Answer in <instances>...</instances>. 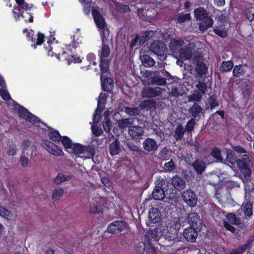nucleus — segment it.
<instances>
[{
	"label": "nucleus",
	"instance_id": "a18cd8bd",
	"mask_svg": "<svg viewBox=\"0 0 254 254\" xmlns=\"http://www.w3.org/2000/svg\"><path fill=\"white\" fill-rule=\"evenodd\" d=\"M148 233L150 236L155 241H158L162 237V233H161L158 228L150 230Z\"/></svg>",
	"mask_w": 254,
	"mask_h": 254
},
{
	"label": "nucleus",
	"instance_id": "37998d69",
	"mask_svg": "<svg viewBox=\"0 0 254 254\" xmlns=\"http://www.w3.org/2000/svg\"><path fill=\"white\" fill-rule=\"evenodd\" d=\"M89 212L91 214H99L102 212V208L101 204L96 202L90 206Z\"/></svg>",
	"mask_w": 254,
	"mask_h": 254
},
{
	"label": "nucleus",
	"instance_id": "473e14b6",
	"mask_svg": "<svg viewBox=\"0 0 254 254\" xmlns=\"http://www.w3.org/2000/svg\"><path fill=\"white\" fill-rule=\"evenodd\" d=\"M162 235L165 240L168 242H173L177 238V234L176 233H172L168 229H164L162 232Z\"/></svg>",
	"mask_w": 254,
	"mask_h": 254
},
{
	"label": "nucleus",
	"instance_id": "4d7b16f0",
	"mask_svg": "<svg viewBox=\"0 0 254 254\" xmlns=\"http://www.w3.org/2000/svg\"><path fill=\"white\" fill-rule=\"evenodd\" d=\"M191 16L190 13H180L177 17V20L179 23H184L188 20H190Z\"/></svg>",
	"mask_w": 254,
	"mask_h": 254
},
{
	"label": "nucleus",
	"instance_id": "dca6fc26",
	"mask_svg": "<svg viewBox=\"0 0 254 254\" xmlns=\"http://www.w3.org/2000/svg\"><path fill=\"white\" fill-rule=\"evenodd\" d=\"M189 113L191 115L192 118L198 121L200 119L201 115L204 116V111L201 107L197 103H194L189 110Z\"/></svg>",
	"mask_w": 254,
	"mask_h": 254
},
{
	"label": "nucleus",
	"instance_id": "2f4dec72",
	"mask_svg": "<svg viewBox=\"0 0 254 254\" xmlns=\"http://www.w3.org/2000/svg\"><path fill=\"white\" fill-rule=\"evenodd\" d=\"M72 153L76 156L80 157V154L84 153V145L80 143H73L71 148Z\"/></svg>",
	"mask_w": 254,
	"mask_h": 254
},
{
	"label": "nucleus",
	"instance_id": "49530a36",
	"mask_svg": "<svg viewBox=\"0 0 254 254\" xmlns=\"http://www.w3.org/2000/svg\"><path fill=\"white\" fill-rule=\"evenodd\" d=\"M248 247V244H244L236 249H232L228 254H242L246 251Z\"/></svg>",
	"mask_w": 254,
	"mask_h": 254
},
{
	"label": "nucleus",
	"instance_id": "4468645a",
	"mask_svg": "<svg viewBox=\"0 0 254 254\" xmlns=\"http://www.w3.org/2000/svg\"><path fill=\"white\" fill-rule=\"evenodd\" d=\"M32 142L29 140H24L21 143L23 150V154H25L26 151V154L30 155L31 158L36 155L37 152V147L34 145H32Z\"/></svg>",
	"mask_w": 254,
	"mask_h": 254
},
{
	"label": "nucleus",
	"instance_id": "8fccbe9b",
	"mask_svg": "<svg viewBox=\"0 0 254 254\" xmlns=\"http://www.w3.org/2000/svg\"><path fill=\"white\" fill-rule=\"evenodd\" d=\"M169 150L167 148V147H164L162 149L157 155V157L158 159L166 161L169 160V158L168 156Z\"/></svg>",
	"mask_w": 254,
	"mask_h": 254
},
{
	"label": "nucleus",
	"instance_id": "423d86ee",
	"mask_svg": "<svg viewBox=\"0 0 254 254\" xmlns=\"http://www.w3.org/2000/svg\"><path fill=\"white\" fill-rule=\"evenodd\" d=\"M149 49L152 53L158 57H162L165 54L166 47L163 42L156 40L150 44Z\"/></svg>",
	"mask_w": 254,
	"mask_h": 254
},
{
	"label": "nucleus",
	"instance_id": "774afa93",
	"mask_svg": "<svg viewBox=\"0 0 254 254\" xmlns=\"http://www.w3.org/2000/svg\"><path fill=\"white\" fill-rule=\"evenodd\" d=\"M163 168L166 171H171L175 169V165L174 162V161L173 159H171L170 161L166 163L164 165Z\"/></svg>",
	"mask_w": 254,
	"mask_h": 254
},
{
	"label": "nucleus",
	"instance_id": "f257e3e1",
	"mask_svg": "<svg viewBox=\"0 0 254 254\" xmlns=\"http://www.w3.org/2000/svg\"><path fill=\"white\" fill-rule=\"evenodd\" d=\"M194 16L197 20L201 21L198 24L200 31H205L211 27L213 24V20L209 16L207 10L203 7H199L194 9Z\"/></svg>",
	"mask_w": 254,
	"mask_h": 254
},
{
	"label": "nucleus",
	"instance_id": "aec40b11",
	"mask_svg": "<svg viewBox=\"0 0 254 254\" xmlns=\"http://www.w3.org/2000/svg\"><path fill=\"white\" fill-rule=\"evenodd\" d=\"M121 151V145L120 142L116 139L109 145V151L112 156L119 154Z\"/></svg>",
	"mask_w": 254,
	"mask_h": 254
},
{
	"label": "nucleus",
	"instance_id": "3c124183",
	"mask_svg": "<svg viewBox=\"0 0 254 254\" xmlns=\"http://www.w3.org/2000/svg\"><path fill=\"white\" fill-rule=\"evenodd\" d=\"M227 219L231 223L234 225H239L241 224L240 218L237 217L236 215L233 213H228L227 215Z\"/></svg>",
	"mask_w": 254,
	"mask_h": 254
},
{
	"label": "nucleus",
	"instance_id": "b1692460",
	"mask_svg": "<svg viewBox=\"0 0 254 254\" xmlns=\"http://www.w3.org/2000/svg\"><path fill=\"white\" fill-rule=\"evenodd\" d=\"M192 52L189 47L181 48L179 50V56L186 60H190L192 57Z\"/></svg>",
	"mask_w": 254,
	"mask_h": 254
},
{
	"label": "nucleus",
	"instance_id": "6ab92c4d",
	"mask_svg": "<svg viewBox=\"0 0 254 254\" xmlns=\"http://www.w3.org/2000/svg\"><path fill=\"white\" fill-rule=\"evenodd\" d=\"M143 148L148 152H155L158 148L155 139L151 138H147L143 143Z\"/></svg>",
	"mask_w": 254,
	"mask_h": 254
},
{
	"label": "nucleus",
	"instance_id": "393cba45",
	"mask_svg": "<svg viewBox=\"0 0 254 254\" xmlns=\"http://www.w3.org/2000/svg\"><path fill=\"white\" fill-rule=\"evenodd\" d=\"M110 59L101 58L100 59L99 66L100 68L101 75L107 73L109 70V62Z\"/></svg>",
	"mask_w": 254,
	"mask_h": 254
},
{
	"label": "nucleus",
	"instance_id": "052dcab7",
	"mask_svg": "<svg viewBox=\"0 0 254 254\" xmlns=\"http://www.w3.org/2000/svg\"><path fill=\"white\" fill-rule=\"evenodd\" d=\"M195 86L198 89V92H200L202 94L205 93L207 89V84L205 82H201L200 81H198V83Z\"/></svg>",
	"mask_w": 254,
	"mask_h": 254
},
{
	"label": "nucleus",
	"instance_id": "f704fd0d",
	"mask_svg": "<svg viewBox=\"0 0 254 254\" xmlns=\"http://www.w3.org/2000/svg\"><path fill=\"white\" fill-rule=\"evenodd\" d=\"M234 66L233 62L230 60L227 61H224L222 62L220 67V71L222 72H229L231 70Z\"/></svg>",
	"mask_w": 254,
	"mask_h": 254
},
{
	"label": "nucleus",
	"instance_id": "f3484780",
	"mask_svg": "<svg viewBox=\"0 0 254 254\" xmlns=\"http://www.w3.org/2000/svg\"><path fill=\"white\" fill-rule=\"evenodd\" d=\"M103 75H100L101 85L103 90L111 93L114 89L113 79L110 77H106L103 79Z\"/></svg>",
	"mask_w": 254,
	"mask_h": 254
},
{
	"label": "nucleus",
	"instance_id": "72a5a7b5",
	"mask_svg": "<svg viewBox=\"0 0 254 254\" xmlns=\"http://www.w3.org/2000/svg\"><path fill=\"white\" fill-rule=\"evenodd\" d=\"M88 158H93L95 154V148L93 145H88L84 146V153Z\"/></svg>",
	"mask_w": 254,
	"mask_h": 254
},
{
	"label": "nucleus",
	"instance_id": "c85d7f7f",
	"mask_svg": "<svg viewBox=\"0 0 254 254\" xmlns=\"http://www.w3.org/2000/svg\"><path fill=\"white\" fill-rule=\"evenodd\" d=\"M141 60L142 64L145 67H152L155 64L153 59L147 55H143L141 56Z\"/></svg>",
	"mask_w": 254,
	"mask_h": 254
},
{
	"label": "nucleus",
	"instance_id": "a211bd4d",
	"mask_svg": "<svg viewBox=\"0 0 254 254\" xmlns=\"http://www.w3.org/2000/svg\"><path fill=\"white\" fill-rule=\"evenodd\" d=\"M172 184L179 190H184L186 186L185 180L178 175H175L172 179Z\"/></svg>",
	"mask_w": 254,
	"mask_h": 254
},
{
	"label": "nucleus",
	"instance_id": "7ed1b4c3",
	"mask_svg": "<svg viewBox=\"0 0 254 254\" xmlns=\"http://www.w3.org/2000/svg\"><path fill=\"white\" fill-rule=\"evenodd\" d=\"M17 105L18 106L17 113L20 118H22L33 125H36L40 122L39 119L31 113L27 109L19 104Z\"/></svg>",
	"mask_w": 254,
	"mask_h": 254
},
{
	"label": "nucleus",
	"instance_id": "c03bdc74",
	"mask_svg": "<svg viewBox=\"0 0 254 254\" xmlns=\"http://www.w3.org/2000/svg\"><path fill=\"white\" fill-rule=\"evenodd\" d=\"M146 248V243L144 242H140L134 247L135 252L136 254H143Z\"/></svg>",
	"mask_w": 254,
	"mask_h": 254
},
{
	"label": "nucleus",
	"instance_id": "0e129e2a",
	"mask_svg": "<svg viewBox=\"0 0 254 254\" xmlns=\"http://www.w3.org/2000/svg\"><path fill=\"white\" fill-rule=\"evenodd\" d=\"M238 159L235 157V154L233 152H228L227 154L226 160L232 165H234Z\"/></svg>",
	"mask_w": 254,
	"mask_h": 254
},
{
	"label": "nucleus",
	"instance_id": "bb28decb",
	"mask_svg": "<svg viewBox=\"0 0 254 254\" xmlns=\"http://www.w3.org/2000/svg\"><path fill=\"white\" fill-rule=\"evenodd\" d=\"M133 123V120L131 119L125 118L120 119L118 121V127L122 129H126L127 127L132 126Z\"/></svg>",
	"mask_w": 254,
	"mask_h": 254
},
{
	"label": "nucleus",
	"instance_id": "7c9ffc66",
	"mask_svg": "<svg viewBox=\"0 0 254 254\" xmlns=\"http://www.w3.org/2000/svg\"><path fill=\"white\" fill-rule=\"evenodd\" d=\"M184 44V41L182 39H172L169 44V47L172 51L176 50Z\"/></svg>",
	"mask_w": 254,
	"mask_h": 254
},
{
	"label": "nucleus",
	"instance_id": "ddd939ff",
	"mask_svg": "<svg viewBox=\"0 0 254 254\" xmlns=\"http://www.w3.org/2000/svg\"><path fill=\"white\" fill-rule=\"evenodd\" d=\"M128 132L131 138L135 141L139 140L144 133L143 128L137 126H130Z\"/></svg>",
	"mask_w": 254,
	"mask_h": 254
},
{
	"label": "nucleus",
	"instance_id": "9d476101",
	"mask_svg": "<svg viewBox=\"0 0 254 254\" xmlns=\"http://www.w3.org/2000/svg\"><path fill=\"white\" fill-rule=\"evenodd\" d=\"M126 227V223L121 220H117L109 224L107 227L109 233L116 234L122 232Z\"/></svg>",
	"mask_w": 254,
	"mask_h": 254
},
{
	"label": "nucleus",
	"instance_id": "69168bd1",
	"mask_svg": "<svg viewBox=\"0 0 254 254\" xmlns=\"http://www.w3.org/2000/svg\"><path fill=\"white\" fill-rule=\"evenodd\" d=\"M126 147L128 148L131 151L139 153L141 150L138 146L135 145L134 142L132 141L127 142L126 143Z\"/></svg>",
	"mask_w": 254,
	"mask_h": 254
},
{
	"label": "nucleus",
	"instance_id": "ea45409f",
	"mask_svg": "<svg viewBox=\"0 0 254 254\" xmlns=\"http://www.w3.org/2000/svg\"><path fill=\"white\" fill-rule=\"evenodd\" d=\"M210 155L212 157L219 162H221L223 160V158L221 155V151L219 148L215 147L212 148L210 152Z\"/></svg>",
	"mask_w": 254,
	"mask_h": 254
},
{
	"label": "nucleus",
	"instance_id": "5701e85b",
	"mask_svg": "<svg viewBox=\"0 0 254 254\" xmlns=\"http://www.w3.org/2000/svg\"><path fill=\"white\" fill-rule=\"evenodd\" d=\"M102 45L100 52L99 54V59L105 58L108 59L110 54L111 53V50L109 47L105 43V39L102 38Z\"/></svg>",
	"mask_w": 254,
	"mask_h": 254
},
{
	"label": "nucleus",
	"instance_id": "e2e57ef3",
	"mask_svg": "<svg viewBox=\"0 0 254 254\" xmlns=\"http://www.w3.org/2000/svg\"><path fill=\"white\" fill-rule=\"evenodd\" d=\"M208 103L210 105V109H213L219 106V103L215 95L210 96L208 99Z\"/></svg>",
	"mask_w": 254,
	"mask_h": 254
},
{
	"label": "nucleus",
	"instance_id": "a878e982",
	"mask_svg": "<svg viewBox=\"0 0 254 254\" xmlns=\"http://www.w3.org/2000/svg\"><path fill=\"white\" fill-rule=\"evenodd\" d=\"M155 32L153 30H147L142 32V36L139 40V45L142 46L144 44L148 41L154 35Z\"/></svg>",
	"mask_w": 254,
	"mask_h": 254
},
{
	"label": "nucleus",
	"instance_id": "412c9836",
	"mask_svg": "<svg viewBox=\"0 0 254 254\" xmlns=\"http://www.w3.org/2000/svg\"><path fill=\"white\" fill-rule=\"evenodd\" d=\"M191 165L197 174H201L206 168L204 162L199 159H196Z\"/></svg>",
	"mask_w": 254,
	"mask_h": 254
},
{
	"label": "nucleus",
	"instance_id": "cd10ccee",
	"mask_svg": "<svg viewBox=\"0 0 254 254\" xmlns=\"http://www.w3.org/2000/svg\"><path fill=\"white\" fill-rule=\"evenodd\" d=\"M96 56L95 55L92 53H89L86 56V60L88 62L89 64L85 66H81V68L88 70L90 69L91 65H96L97 63L95 61Z\"/></svg>",
	"mask_w": 254,
	"mask_h": 254
},
{
	"label": "nucleus",
	"instance_id": "79ce46f5",
	"mask_svg": "<svg viewBox=\"0 0 254 254\" xmlns=\"http://www.w3.org/2000/svg\"><path fill=\"white\" fill-rule=\"evenodd\" d=\"M62 143L65 150L71 149L73 143L72 140L67 136H62L61 139Z\"/></svg>",
	"mask_w": 254,
	"mask_h": 254
},
{
	"label": "nucleus",
	"instance_id": "9b49d317",
	"mask_svg": "<svg viewBox=\"0 0 254 254\" xmlns=\"http://www.w3.org/2000/svg\"><path fill=\"white\" fill-rule=\"evenodd\" d=\"M97 9L98 6L92 7V14L97 27L100 29H104L105 27V20Z\"/></svg>",
	"mask_w": 254,
	"mask_h": 254
},
{
	"label": "nucleus",
	"instance_id": "1a4fd4ad",
	"mask_svg": "<svg viewBox=\"0 0 254 254\" xmlns=\"http://www.w3.org/2000/svg\"><path fill=\"white\" fill-rule=\"evenodd\" d=\"M200 230L199 228L190 226L184 230L183 236L188 242L193 243L195 242L198 236V232Z\"/></svg>",
	"mask_w": 254,
	"mask_h": 254
},
{
	"label": "nucleus",
	"instance_id": "338daca9",
	"mask_svg": "<svg viewBox=\"0 0 254 254\" xmlns=\"http://www.w3.org/2000/svg\"><path fill=\"white\" fill-rule=\"evenodd\" d=\"M112 127V122H111L109 118H106L104 119L103 122V127L104 130L107 132H110L111 127Z\"/></svg>",
	"mask_w": 254,
	"mask_h": 254
},
{
	"label": "nucleus",
	"instance_id": "09e8293b",
	"mask_svg": "<svg viewBox=\"0 0 254 254\" xmlns=\"http://www.w3.org/2000/svg\"><path fill=\"white\" fill-rule=\"evenodd\" d=\"M106 95L104 94V96L99 97V100L98 101L97 103V108L96 110L100 111V112H102L104 109L106 102Z\"/></svg>",
	"mask_w": 254,
	"mask_h": 254
},
{
	"label": "nucleus",
	"instance_id": "e433bc0d",
	"mask_svg": "<svg viewBox=\"0 0 254 254\" xmlns=\"http://www.w3.org/2000/svg\"><path fill=\"white\" fill-rule=\"evenodd\" d=\"M245 70L243 67L242 64L236 65L234 66L233 70V75L236 77H240L244 75Z\"/></svg>",
	"mask_w": 254,
	"mask_h": 254
},
{
	"label": "nucleus",
	"instance_id": "4c0bfd02",
	"mask_svg": "<svg viewBox=\"0 0 254 254\" xmlns=\"http://www.w3.org/2000/svg\"><path fill=\"white\" fill-rule=\"evenodd\" d=\"M186 130L181 125H179L175 128L174 137L176 140L182 139L185 134Z\"/></svg>",
	"mask_w": 254,
	"mask_h": 254
},
{
	"label": "nucleus",
	"instance_id": "0eeeda50",
	"mask_svg": "<svg viewBox=\"0 0 254 254\" xmlns=\"http://www.w3.org/2000/svg\"><path fill=\"white\" fill-rule=\"evenodd\" d=\"M162 75L164 77H161L158 75H155L151 78V83L154 85H165L166 84V80H168L170 83H172L173 81L172 76L166 70L161 71Z\"/></svg>",
	"mask_w": 254,
	"mask_h": 254
},
{
	"label": "nucleus",
	"instance_id": "6e6552de",
	"mask_svg": "<svg viewBox=\"0 0 254 254\" xmlns=\"http://www.w3.org/2000/svg\"><path fill=\"white\" fill-rule=\"evenodd\" d=\"M43 146L50 153L55 156L64 155L63 150L59 146L48 140L43 141Z\"/></svg>",
	"mask_w": 254,
	"mask_h": 254
},
{
	"label": "nucleus",
	"instance_id": "c9c22d12",
	"mask_svg": "<svg viewBox=\"0 0 254 254\" xmlns=\"http://www.w3.org/2000/svg\"><path fill=\"white\" fill-rule=\"evenodd\" d=\"M140 106L142 109L153 110L155 107V102L153 100H144L141 102Z\"/></svg>",
	"mask_w": 254,
	"mask_h": 254
},
{
	"label": "nucleus",
	"instance_id": "bf43d9fd",
	"mask_svg": "<svg viewBox=\"0 0 254 254\" xmlns=\"http://www.w3.org/2000/svg\"><path fill=\"white\" fill-rule=\"evenodd\" d=\"M20 15L21 17L24 19L26 23L33 22V16L32 13L26 11L21 13Z\"/></svg>",
	"mask_w": 254,
	"mask_h": 254
},
{
	"label": "nucleus",
	"instance_id": "13d9d810",
	"mask_svg": "<svg viewBox=\"0 0 254 254\" xmlns=\"http://www.w3.org/2000/svg\"><path fill=\"white\" fill-rule=\"evenodd\" d=\"M70 178V176H65L62 173H59L56 178L54 179V181L56 183L59 184L61 183L68 180Z\"/></svg>",
	"mask_w": 254,
	"mask_h": 254
},
{
	"label": "nucleus",
	"instance_id": "39448f33",
	"mask_svg": "<svg viewBox=\"0 0 254 254\" xmlns=\"http://www.w3.org/2000/svg\"><path fill=\"white\" fill-rule=\"evenodd\" d=\"M185 202L190 206L194 207L197 203V198L194 191L191 189H187L182 193Z\"/></svg>",
	"mask_w": 254,
	"mask_h": 254
},
{
	"label": "nucleus",
	"instance_id": "20e7f679",
	"mask_svg": "<svg viewBox=\"0 0 254 254\" xmlns=\"http://www.w3.org/2000/svg\"><path fill=\"white\" fill-rule=\"evenodd\" d=\"M23 33H26L27 38L29 41L33 42L34 44L32 45V47L34 49H36L37 46H40L44 42L45 35L40 33L38 32L35 37L34 36V31L31 30L30 32L28 31L27 28H25L23 31Z\"/></svg>",
	"mask_w": 254,
	"mask_h": 254
},
{
	"label": "nucleus",
	"instance_id": "680f3d73",
	"mask_svg": "<svg viewBox=\"0 0 254 254\" xmlns=\"http://www.w3.org/2000/svg\"><path fill=\"white\" fill-rule=\"evenodd\" d=\"M253 205L251 202H247L244 206V214L250 217L253 215Z\"/></svg>",
	"mask_w": 254,
	"mask_h": 254
},
{
	"label": "nucleus",
	"instance_id": "a19ab883",
	"mask_svg": "<svg viewBox=\"0 0 254 254\" xmlns=\"http://www.w3.org/2000/svg\"><path fill=\"white\" fill-rule=\"evenodd\" d=\"M116 10L120 13H126L129 12L130 9L128 5L123 4L121 2H117L115 3Z\"/></svg>",
	"mask_w": 254,
	"mask_h": 254
},
{
	"label": "nucleus",
	"instance_id": "603ef678",
	"mask_svg": "<svg viewBox=\"0 0 254 254\" xmlns=\"http://www.w3.org/2000/svg\"><path fill=\"white\" fill-rule=\"evenodd\" d=\"M82 44V37L80 36H74L71 43L69 46H71L74 49L78 47L81 44Z\"/></svg>",
	"mask_w": 254,
	"mask_h": 254
},
{
	"label": "nucleus",
	"instance_id": "6e6d98bb",
	"mask_svg": "<svg viewBox=\"0 0 254 254\" xmlns=\"http://www.w3.org/2000/svg\"><path fill=\"white\" fill-rule=\"evenodd\" d=\"M196 122L194 119L191 118L188 122H187V125L185 127V130L187 131L188 133L191 132L194 128V127L195 126Z\"/></svg>",
	"mask_w": 254,
	"mask_h": 254
},
{
	"label": "nucleus",
	"instance_id": "864d4df0",
	"mask_svg": "<svg viewBox=\"0 0 254 254\" xmlns=\"http://www.w3.org/2000/svg\"><path fill=\"white\" fill-rule=\"evenodd\" d=\"M245 14L247 18L250 21H253L254 20V5L250 6L247 8Z\"/></svg>",
	"mask_w": 254,
	"mask_h": 254
},
{
	"label": "nucleus",
	"instance_id": "2eb2a0df",
	"mask_svg": "<svg viewBox=\"0 0 254 254\" xmlns=\"http://www.w3.org/2000/svg\"><path fill=\"white\" fill-rule=\"evenodd\" d=\"M188 220L190 224V226L199 228V230H201L202 228V221L197 213L195 212H190L189 213L188 216Z\"/></svg>",
	"mask_w": 254,
	"mask_h": 254
},
{
	"label": "nucleus",
	"instance_id": "de8ad7c7",
	"mask_svg": "<svg viewBox=\"0 0 254 254\" xmlns=\"http://www.w3.org/2000/svg\"><path fill=\"white\" fill-rule=\"evenodd\" d=\"M214 32L220 37L225 38L228 36L227 31L225 28L217 27L214 29Z\"/></svg>",
	"mask_w": 254,
	"mask_h": 254
},
{
	"label": "nucleus",
	"instance_id": "4be33fe9",
	"mask_svg": "<svg viewBox=\"0 0 254 254\" xmlns=\"http://www.w3.org/2000/svg\"><path fill=\"white\" fill-rule=\"evenodd\" d=\"M148 217L152 223H156L161 220L160 212L157 208H152L149 211Z\"/></svg>",
	"mask_w": 254,
	"mask_h": 254
},
{
	"label": "nucleus",
	"instance_id": "5fc2aeb1",
	"mask_svg": "<svg viewBox=\"0 0 254 254\" xmlns=\"http://www.w3.org/2000/svg\"><path fill=\"white\" fill-rule=\"evenodd\" d=\"M124 109L125 112L130 116H136L139 114L138 108L125 107Z\"/></svg>",
	"mask_w": 254,
	"mask_h": 254
},
{
	"label": "nucleus",
	"instance_id": "58836bf2",
	"mask_svg": "<svg viewBox=\"0 0 254 254\" xmlns=\"http://www.w3.org/2000/svg\"><path fill=\"white\" fill-rule=\"evenodd\" d=\"M208 70V67L204 63H201L195 66V71L199 76L205 74Z\"/></svg>",
	"mask_w": 254,
	"mask_h": 254
},
{
	"label": "nucleus",
	"instance_id": "f8f14e48",
	"mask_svg": "<svg viewBox=\"0 0 254 254\" xmlns=\"http://www.w3.org/2000/svg\"><path fill=\"white\" fill-rule=\"evenodd\" d=\"M162 93V90L160 87H147L143 89L141 94L143 98H152L161 96Z\"/></svg>",
	"mask_w": 254,
	"mask_h": 254
},
{
	"label": "nucleus",
	"instance_id": "c756f323",
	"mask_svg": "<svg viewBox=\"0 0 254 254\" xmlns=\"http://www.w3.org/2000/svg\"><path fill=\"white\" fill-rule=\"evenodd\" d=\"M49 137L53 141L59 142L61 141L62 136L58 130L50 128L48 132Z\"/></svg>",
	"mask_w": 254,
	"mask_h": 254
},
{
	"label": "nucleus",
	"instance_id": "f03ea898",
	"mask_svg": "<svg viewBox=\"0 0 254 254\" xmlns=\"http://www.w3.org/2000/svg\"><path fill=\"white\" fill-rule=\"evenodd\" d=\"M166 181L162 178H158L156 182V186L152 193V197L155 200H161L165 197V189Z\"/></svg>",
	"mask_w": 254,
	"mask_h": 254
}]
</instances>
